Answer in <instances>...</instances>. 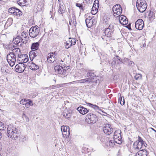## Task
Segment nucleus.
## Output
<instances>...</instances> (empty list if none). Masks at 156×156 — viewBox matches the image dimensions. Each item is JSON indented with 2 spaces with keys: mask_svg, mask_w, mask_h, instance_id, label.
<instances>
[{
  "mask_svg": "<svg viewBox=\"0 0 156 156\" xmlns=\"http://www.w3.org/2000/svg\"><path fill=\"white\" fill-rule=\"evenodd\" d=\"M20 131L16 126L12 124H9L7 129V136L13 140L17 139L20 136Z\"/></svg>",
  "mask_w": 156,
  "mask_h": 156,
  "instance_id": "obj_1",
  "label": "nucleus"
},
{
  "mask_svg": "<svg viewBox=\"0 0 156 156\" xmlns=\"http://www.w3.org/2000/svg\"><path fill=\"white\" fill-rule=\"evenodd\" d=\"M133 146L135 149L138 151L142 148H144L147 146V144L141 137L138 136L137 140L134 142Z\"/></svg>",
  "mask_w": 156,
  "mask_h": 156,
  "instance_id": "obj_2",
  "label": "nucleus"
},
{
  "mask_svg": "<svg viewBox=\"0 0 156 156\" xmlns=\"http://www.w3.org/2000/svg\"><path fill=\"white\" fill-rule=\"evenodd\" d=\"M147 4L144 0H137L136 6L138 11L140 12H143L146 9Z\"/></svg>",
  "mask_w": 156,
  "mask_h": 156,
  "instance_id": "obj_3",
  "label": "nucleus"
},
{
  "mask_svg": "<svg viewBox=\"0 0 156 156\" xmlns=\"http://www.w3.org/2000/svg\"><path fill=\"white\" fill-rule=\"evenodd\" d=\"M29 34L31 37H36L41 34L39 27L37 26L32 27L29 30Z\"/></svg>",
  "mask_w": 156,
  "mask_h": 156,
  "instance_id": "obj_4",
  "label": "nucleus"
},
{
  "mask_svg": "<svg viewBox=\"0 0 156 156\" xmlns=\"http://www.w3.org/2000/svg\"><path fill=\"white\" fill-rule=\"evenodd\" d=\"M121 131L120 130H118L115 131L114 135V140H110L109 143H111L112 144V143H114V141L117 144H120L122 143V138L121 135Z\"/></svg>",
  "mask_w": 156,
  "mask_h": 156,
  "instance_id": "obj_5",
  "label": "nucleus"
},
{
  "mask_svg": "<svg viewBox=\"0 0 156 156\" xmlns=\"http://www.w3.org/2000/svg\"><path fill=\"white\" fill-rule=\"evenodd\" d=\"M70 68L69 66H65L64 68L59 65H56L54 66V68L55 71L57 73L61 74L64 75L66 73L65 72L66 70L69 69Z\"/></svg>",
  "mask_w": 156,
  "mask_h": 156,
  "instance_id": "obj_6",
  "label": "nucleus"
},
{
  "mask_svg": "<svg viewBox=\"0 0 156 156\" xmlns=\"http://www.w3.org/2000/svg\"><path fill=\"white\" fill-rule=\"evenodd\" d=\"M7 60L10 66L13 67L16 61V56L12 53L10 52L6 56Z\"/></svg>",
  "mask_w": 156,
  "mask_h": 156,
  "instance_id": "obj_7",
  "label": "nucleus"
},
{
  "mask_svg": "<svg viewBox=\"0 0 156 156\" xmlns=\"http://www.w3.org/2000/svg\"><path fill=\"white\" fill-rule=\"evenodd\" d=\"M87 122L89 124H94L98 121L97 117L94 114L89 113L86 117Z\"/></svg>",
  "mask_w": 156,
  "mask_h": 156,
  "instance_id": "obj_8",
  "label": "nucleus"
},
{
  "mask_svg": "<svg viewBox=\"0 0 156 156\" xmlns=\"http://www.w3.org/2000/svg\"><path fill=\"white\" fill-rule=\"evenodd\" d=\"M112 10L113 13V15L115 16L118 17V15L119 16L121 14L122 11V9L121 5L119 4H116L112 8Z\"/></svg>",
  "mask_w": 156,
  "mask_h": 156,
  "instance_id": "obj_9",
  "label": "nucleus"
},
{
  "mask_svg": "<svg viewBox=\"0 0 156 156\" xmlns=\"http://www.w3.org/2000/svg\"><path fill=\"white\" fill-rule=\"evenodd\" d=\"M122 64V62L119 58L116 59L113 58L112 62V66L115 67L117 69H120L121 68V65Z\"/></svg>",
  "mask_w": 156,
  "mask_h": 156,
  "instance_id": "obj_10",
  "label": "nucleus"
},
{
  "mask_svg": "<svg viewBox=\"0 0 156 156\" xmlns=\"http://www.w3.org/2000/svg\"><path fill=\"white\" fill-rule=\"evenodd\" d=\"M63 136L64 137H69L70 133V130L69 127L68 126H62L61 127Z\"/></svg>",
  "mask_w": 156,
  "mask_h": 156,
  "instance_id": "obj_11",
  "label": "nucleus"
},
{
  "mask_svg": "<svg viewBox=\"0 0 156 156\" xmlns=\"http://www.w3.org/2000/svg\"><path fill=\"white\" fill-rule=\"evenodd\" d=\"M26 66L23 63H20L15 66V69L16 72L21 73L24 71Z\"/></svg>",
  "mask_w": 156,
  "mask_h": 156,
  "instance_id": "obj_12",
  "label": "nucleus"
},
{
  "mask_svg": "<svg viewBox=\"0 0 156 156\" xmlns=\"http://www.w3.org/2000/svg\"><path fill=\"white\" fill-rule=\"evenodd\" d=\"M104 133L106 134L109 135L113 132V129L109 124H105L103 129Z\"/></svg>",
  "mask_w": 156,
  "mask_h": 156,
  "instance_id": "obj_13",
  "label": "nucleus"
},
{
  "mask_svg": "<svg viewBox=\"0 0 156 156\" xmlns=\"http://www.w3.org/2000/svg\"><path fill=\"white\" fill-rule=\"evenodd\" d=\"M144 26V22L141 19H139L135 22V27L137 29L141 30L143 29Z\"/></svg>",
  "mask_w": 156,
  "mask_h": 156,
  "instance_id": "obj_14",
  "label": "nucleus"
},
{
  "mask_svg": "<svg viewBox=\"0 0 156 156\" xmlns=\"http://www.w3.org/2000/svg\"><path fill=\"white\" fill-rule=\"evenodd\" d=\"M113 32V31L109 30V29H105V35L102 36L101 37L103 40L107 41L108 37H111Z\"/></svg>",
  "mask_w": 156,
  "mask_h": 156,
  "instance_id": "obj_15",
  "label": "nucleus"
},
{
  "mask_svg": "<svg viewBox=\"0 0 156 156\" xmlns=\"http://www.w3.org/2000/svg\"><path fill=\"white\" fill-rule=\"evenodd\" d=\"M86 23L87 27L88 28L91 27L94 23V20L93 18H91L89 16L85 20Z\"/></svg>",
  "mask_w": 156,
  "mask_h": 156,
  "instance_id": "obj_16",
  "label": "nucleus"
},
{
  "mask_svg": "<svg viewBox=\"0 0 156 156\" xmlns=\"http://www.w3.org/2000/svg\"><path fill=\"white\" fill-rule=\"evenodd\" d=\"M28 66L29 68L32 70H36L39 68V66L37 64H36L33 62H29Z\"/></svg>",
  "mask_w": 156,
  "mask_h": 156,
  "instance_id": "obj_17",
  "label": "nucleus"
},
{
  "mask_svg": "<svg viewBox=\"0 0 156 156\" xmlns=\"http://www.w3.org/2000/svg\"><path fill=\"white\" fill-rule=\"evenodd\" d=\"M58 12L59 13L63 14L65 12V7L63 6V2L62 3L59 2L58 5Z\"/></svg>",
  "mask_w": 156,
  "mask_h": 156,
  "instance_id": "obj_18",
  "label": "nucleus"
},
{
  "mask_svg": "<svg viewBox=\"0 0 156 156\" xmlns=\"http://www.w3.org/2000/svg\"><path fill=\"white\" fill-rule=\"evenodd\" d=\"M119 21L120 23L122 25H126L128 23L127 19L125 16H119Z\"/></svg>",
  "mask_w": 156,
  "mask_h": 156,
  "instance_id": "obj_19",
  "label": "nucleus"
},
{
  "mask_svg": "<svg viewBox=\"0 0 156 156\" xmlns=\"http://www.w3.org/2000/svg\"><path fill=\"white\" fill-rule=\"evenodd\" d=\"M76 110L82 115H85L89 112V110L87 109L83 106L78 107L76 108Z\"/></svg>",
  "mask_w": 156,
  "mask_h": 156,
  "instance_id": "obj_20",
  "label": "nucleus"
},
{
  "mask_svg": "<svg viewBox=\"0 0 156 156\" xmlns=\"http://www.w3.org/2000/svg\"><path fill=\"white\" fill-rule=\"evenodd\" d=\"M38 55V53L36 50H32L29 53L30 58L31 61H33L34 58Z\"/></svg>",
  "mask_w": 156,
  "mask_h": 156,
  "instance_id": "obj_21",
  "label": "nucleus"
},
{
  "mask_svg": "<svg viewBox=\"0 0 156 156\" xmlns=\"http://www.w3.org/2000/svg\"><path fill=\"white\" fill-rule=\"evenodd\" d=\"M47 58L48 62L50 63H53L55 61V56L51 54H48Z\"/></svg>",
  "mask_w": 156,
  "mask_h": 156,
  "instance_id": "obj_22",
  "label": "nucleus"
},
{
  "mask_svg": "<svg viewBox=\"0 0 156 156\" xmlns=\"http://www.w3.org/2000/svg\"><path fill=\"white\" fill-rule=\"evenodd\" d=\"M9 67L8 65L4 64L1 68V71L4 75H6L9 73Z\"/></svg>",
  "mask_w": 156,
  "mask_h": 156,
  "instance_id": "obj_23",
  "label": "nucleus"
},
{
  "mask_svg": "<svg viewBox=\"0 0 156 156\" xmlns=\"http://www.w3.org/2000/svg\"><path fill=\"white\" fill-rule=\"evenodd\" d=\"M147 152L146 150H140L136 154V156H147Z\"/></svg>",
  "mask_w": 156,
  "mask_h": 156,
  "instance_id": "obj_24",
  "label": "nucleus"
},
{
  "mask_svg": "<svg viewBox=\"0 0 156 156\" xmlns=\"http://www.w3.org/2000/svg\"><path fill=\"white\" fill-rule=\"evenodd\" d=\"M11 53H12L16 56L17 55H19L21 54V52L20 49L19 48H16L13 49L12 50V52Z\"/></svg>",
  "mask_w": 156,
  "mask_h": 156,
  "instance_id": "obj_25",
  "label": "nucleus"
},
{
  "mask_svg": "<svg viewBox=\"0 0 156 156\" xmlns=\"http://www.w3.org/2000/svg\"><path fill=\"white\" fill-rule=\"evenodd\" d=\"M87 77H90V79L93 80L94 79V77H96V75L93 73L92 72V71H89L87 73Z\"/></svg>",
  "mask_w": 156,
  "mask_h": 156,
  "instance_id": "obj_26",
  "label": "nucleus"
},
{
  "mask_svg": "<svg viewBox=\"0 0 156 156\" xmlns=\"http://www.w3.org/2000/svg\"><path fill=\"white\" fill-rule=\"evenodd\" d=\"M39 43L38 42L33 43L32 44L31 48V49H35L37 50L39 48Z\"/></svg>",
  "mask_w": 156,
  "mask_h": 156,
  "instance_id": "obj_27",
  "label": "nucleus"
},
{
  "mask_svg": "<svg viewBox=\"0 0 156 156\" xmlns=\"http://www.w3.org/2000/svg\"><path fill=\"white\" fill-rule=\"evenodd\" d=\"M17 2L19 5L23 6L26 5L27 1V0H18Z\"/></svg>",
  "mask_w": 156,
  "mask_h": 156,
  "instance_id": "obj_28",
  "label": "nucleus"
},
{
  "mask_svg": "<svg viewBox=\"0 0 156 156\" xmlns=\"http://www.w3.org/2000/svg\"><path fill=\"white\" fill-rule=\"evenodd\" d=\"M34 105V103L30 99H27L25 104V106L27 108H29L30 106H32Z\"/></svg>",
  "mask_w": 156,
  "mask_h": 156,
  "instance_id": "obj_29",
  "label": "nucleus"
},
{
  "mask_svg": "<svg viewBox=\"0 0 156 156\" xmlns=\"http://www.w3.org/2000/svg\"><path fill=\"white\" fill-rule=\"evenodd\" d=\"M22 12L20 10L17 8H16L14 13V16H15L16 18L20 17L21 15H22Z\"/></svg>",
  "mask_w": 156,
  "mask_h": 156,
  "instance_id": "obj_30",
  "label": "nucleus"
},
{
  "mask_svg": "<svg viewBox=\"0 0 156 156\" xmlns=\"http://www.w3.org/2000/svg\"><path fill=\"white\" fill-rule=\"evenodd\" d=\"M69 44H70V45L72 46L76 44V40L75 38L70 37L69 38Z\"/></svg>",
  "mask_w": 156,
  "mask_h": 156,
  "instance_id": "obj_31",
  "label": "nucleus"
},
{
  "mask_svg": "<svg viewBox=\"0 0 156 156\" xmlns=\"http://www.w3.org/2000/svg\"><path fill=\"white\" fill-rule=\"evenodd\" d=\"M80 83H90L91 82V80L89 78L79 80Z\"/></svg>",
  "mask_w": 156,
  "mask_h": 156,
  "instance_id": "obj_32",
  "label": "nucleus"
},
{
  "mask_svg": "<svg viewBox=\"0 0 156 156\" xmlns=\"http://www.w3.org/2000/svg\"><path fill=\"white\" fill-rule=\"evenodd\" d=\"M87 105H88V106L93 108L95 110H100L99 107L96 105H94L89 103H87Z\"/></svg>",
  "mask_w": 156,
  "mask_h": 156,
  "instance_id": "obj_33",
  "label": "nucleus"
},
{
  "mask_svg": "<svg viewBox=\"0 0 156 156\" xmlns=\"http://www.w3.org/2000/svg\"><path fill=\"white\" fill-rule=\"evenodd\" d=\"M62 115L63 116L68 119H69L71 117V114L69 113H66V112H63L62 113Z\"/></svg>",
  "mask_w": 156,
  "mask_h": 156,
  "instance_id": "obj_34",
  "label": "nucleus"
},
{
  "mask_svg": "<svg viewBox=\"0 0 156 156\" xmlns=\"http://www.w3.org/2000/svg\"><path fill=\"white\" fill-rule=\"evenodd\" d=\"M118 102L120 103L121 105H123L125 104V100L124 97H121L120 96Z\"/></svg>",
  "mask_w": 156,
  "mask_h": 156,
  "instance_id": "obj_35",
  "label": "nucleus"
},
{
  "mask_svg": "<svg viewBox=\"0 0 156 156\" xmlns=\"http://www.w3.org/2000/svg\"><path fill=\"white\" fill-rule=\"evenodd\" d=\"M76 6L79 8L83 11H84L85 9L84 7H83V5L82 3L80 4L79 3H76Z\"/></svg>",
  "mask_w": 156,
  "mask_h": 156,
  "instance_id": "obj_36",
  "label": "nucleus"
},
{
  "mask_svg": "<svg viewBox=\"0 0 156 156\" xmlns=\"http://www.w3.org/2000/svg\"><path fill=\"white\" fill-rule=\"evenodd\" d=\"M28 33L27 32H23L21 34L20 36L21 40L25 38H26L27 37Z\"/></svg>",
  "mask_w": 156,
  "mask_h": 156,
  "instance_id": "obj_37",
  "label": "nucleus"
},
{
  "mask_svg": "<svg viewBox=\"0 0 156 156\" xmlns=\"http://www.w3.org/2000/svg\"><path fill=\"white\" fill-rule=\"evenodd\" d=\"M114 24H110L108 27L106 28L105 29H109V30H111L113 31H114Z\"/></svg>",
  "mask_w": 156,
  "mask_h": 156,
  "instance_id": "obj_38",
  "label": "nucleus"
},
{
  "mask_svg": "<svg viewBox=\"0 0 156 156\" xmlns=\"http://www.w3.org/2000/svg\"><path fill=\"white\" fill-rule=\"evenodd\" d=\"M16 9V8L15 7L11 8L8 9V12H9L12 13L14 14Z\"/></svg>",
  "mask_w": 156,
  "mask_h": 156,
  "instance_id": "obj_39",
  "label": "nucleus"
},
{
  "mask_svg": "<svg viewBox=\"0 0 156 156\" xmlns=\"http://www.w3.org/2000/svg\"><path fill=\"white\" fill-rule=\"evenodd\" d=\"M29 39V37H26V38H23L21 40L22 43L26 44L28 41Z\"/></svg>",
  "mask_w": 156,
  "mask_h": 156,
  "instance_id": "obj_40",
  "label": "nucleus"
},
{
  "mask_svg": "<svg viewBox=\"0 0 156 156\" xmlns=\"http://www.w3.org/2000/svg\"><path fill=\"white\" fill-rule=\"evenodd\" d=\"M142 77L141 75L140 74H136L134 76V78L136 80H137L141 79Z\"/></svg>",
  "mask_w": 156,
  "mask_h": 156,
  "instance_id": "obj_41",
  "label": "nucleus"
},
{
  "mask_svg": "<svg viewBox=\"0 0 156 156\" xmlns=\"http://www.w3.org/2000/svg\"><path fill=\"white\" fill-rule=\"evenodd\" d=\"M13 41L16 44H19V43H20V40H18L17 38H14Z\"/></svg>",
  "mask_w": 156,
  "mask_h": 156,
  "instance_id": "obj_42",
  "label": "nucleus"
},
{
  "mask_svg": "<svg viewBox=\"0 0 156 156\" xmlns=\"http://www.w3.org/2000/svg\"><path fill=\"white\" fill-rule=\"evenodd\" d=\"M69 83H62V84H57L56 85V87L55 88H58L59 87H63L64 86V85L67 84H69Z\"/></svg>",
  "mask_w": 156,
  "mask_h": 156,
  "instance_id": "obj_43",
  "label": "nucleus"
},
{
  "mask_svg": "<svg viewBox=\"0 0 156 156\" xmlns=\"http://www.w3.org/2000/svg\"><path fill=\"white\" fill-rule=\"evenodd\" d=\"M128 65L129 66H133L134 65V63L132 61H129L128 63Z\"/></svg>",
  "mask_w": 156,
  "mask_h": 156,
  "instance_id": "obj_44",
  "label": "nucleus"
},
{
  "mask_svg": "<svg viewBox=\"0 0 156 156\" xmlns=\"http://www.w3.org/2000/svg\"><path fill=\"white\" fill-rule=\"evenodd\" d=\"M27 99H22L20 101V103L21 104H22L23 105H25V103L26 102Z\"/></svg>",
  "mask_w": 156,
  "mask_h": 156,
  "instance_id": "obj_45",
  "label": "nucleus"
},
{
  "mask_svg": "<svg viewBox=\"0 0 156 156\" xmlns=\"http://www.w3.org/2000/svg\"><path fill=\"white\" fill-rule=\"evenodd\" d=\"M71 46H72L70 45V44H69V41H67L66 42L65 45V47L66 48L68 49Z\"/></svg>",
  "mask_w": 156,
  "mask_h": 156,
  "instance_id": "obj_46",
  "label": "nucleus"
},
{
  "mask_svg": "<svg viewBox=\"0 0 156 156\" xmlns=\"http://www.w3.org/2000/svg\"><path fill=\"white\" fill-rule=\"evenodd\" d=\"M4 128L3 123L0 121V130H3L4 129Z\"/></svg>",
  "mask_w": 156,
  "mask_h": 156,
  "instance_id": "obj_47",
  "label": "nucleus"
},
{
  "mask_svg": "<svg viewBox=\"0 0 156 156\" xmlns=\"http://www.w3.org/2000/svg\"><path fill=\"white\" fill-rule=\"evenodd\" d=\"M98 8L97 7H95L94 6H93L92 8V10L91 11V12H93V11L95 10V11H98Z\"/></svg>",
  "mask_w": 156,
  "mask_h": 156,
  "instance_id": "obj_48",
  "label": "nucleus"
},
{
  "mask_svg": "<svg viewBox=\"0 0 156 156\" xmlns=\"http://www.w3.org/2000/svg\"><path fill=\"white\" fill-rule=\"evenodd\" d=\"M23 55L24 56H25L26 55L25 54H20L19 55H18V59H18L19 61L20 60V59H19L20 58H22L23 57Z\"/></svg>",
  "mask_w": 156,
  "mask_h": 156,
  "instance_id": "obj_49",
  "label": "nucleus"
},
{
  "mask_svg": "<svg viewBox=\"0 0 156 156\" xmlns=\"http://www.w3.org/2000/svg\"><path fill=\"white\" fill-rule=\"evenodd\" d=\"M23 118H25L26 122L29 121V118L25 114H23Z\"/></svg>",
  "mask_w": 156,
  "mask_h": 156,
  "instance_id": "obj_50",
  "label": "nucleus"
},
{
  "mask_svg": "<svg viewBox=\"0 0 156 156\" xmlns=\"http://www.w3.org/2000/svg\"><path fill=\"white\" fill-rule=\"evenodd\" d=\"M94 3L97 4V6H99V2L98 0H95L94 2Z\"/></svg>",
  "mask_w": 156,
  "mask_h": 156,
  "instance_id": "obj_51",
  "label": "nucleus"
},
{
  "mask_svg": "<svg viewBox=\"0 0 156 156\" xmlns=\"http://www.w3.org/2000/svg\"><path fill=\"white\" fill-rule=\"evenodd\" d=\"M21 60L23 61V62L25 63V62H27L28 61V58H24V59H22Z\"/></svg>",
  "mask_w": 156,
  "mask_h": 156,
  "instance_id": "obj_52",
  "label": "nucleus"
},
{
  "mask_svg": "<svg viewBox=\"0 0 156 156\" xmlns=\"http://www.w3.org/2000/svg\"><path fill=\"white\" fill-rule=\"evenodd\" d=\"M73 22L74 23V24L75 26H76V18L75 17H74L73 19Z\"/></svg>",
  "mask_w": 156,
  "mask_h": 156,
  "instance_id": "obj_53",
  "label": "nucleus"
},
{
  "mask_svg": "<svg viewBox=\"0 0 156 156\" xmlns=\"http://www.w3.org/2000/svg\"><path fill=\"white\" fill-rule=\"evenodd\" d=\"M13 20L11 18H9L8 19L7 22H12V21Z\"/></svg>",
  "mask_w": 156,
  "mask_h": 156,
  "instance_id": "obj_54",
  "label": "nucleus"
},
{
  "mask_svg": "<svg viewBox=\"0 0 156 156\" xmlns=\"http://www.w3.org/2000/svg\"><path fill=\"white\" fill-rule=\"evenodd\" d=\"M104 23L105 22V23H108V20L107 19H104L103 20Z\"/></svg>",
  "mask_w": 156,
  "mask_h": 156,
  "instance_id": "obj_55",
  "label": "nucleus"
},
{
  "mask_svg": "<svg viewBox=\"0 0 156 156\" xmlns=\"http://www.w3.org/2000/svg\"><path fill=\"white\" fill-rule=\"evenodd\" d=\"M93 6H94L95 7H97V8L98 9V7L99 6H97V4H96V3H94L93 4Z\"/></svg>",
  "mask_w": 156,
  "mask_h": 156,
  "instance_id": "obj_56",
  "label": "nucleus"
},
{
  "mask_svg": "<svg viewBox=\"0 0 156 156\" xmlns=\"http://www.w3.org/2000/svg\"><path fill=\"white\" fill-rule=\"evenodd\" d=\"M126 27L127 28L129 29L130 30L131 29L130 26L129 25H128L127 26H126Z\"/></svg>",
  "mask_w": 156,
  "mask_h": 156,
  "instance_id": "obj_57",
  "label": "nucleus"
},
{
  "mask_svg": "<svg viewBox=\"0 0 156 156\" xmlns=\"http://www.w3.org/2000/svg\"><path fill=\"white\" fill-rule=\"evenodd\" d=\"M93 12H91L92 14L94 15L96 14L97 12V11H96V12L95 11V10H94Z\"/></svg>",
  "mask_w": 156,
  "mask_h": 156,
  "instance_id": "obj_58",
  "label": "nucleus"
},
{
  "mask_svg": "<svg viewBox=\"0 0 156 156\" xmlns=\"http://www.w3.org/2000/svg\"><path fill=\"white\" fill-rule=\"evenodd\" d=\"M18 46H21L22 44L20 43H19V44H16Z\"/></svg>",
  "mask_w": 156,
  "mask_h": 156,
  "instance_id": "obj_59",
  "label": "nucleus"
},
{
  "mask_svg": "<svg viewBox=\"0 0 156 156\" xmlns=\"http://www.w3.org/2000/svg\"><path fill=\"white\" fill-rule=\"evenodd\" d=\"M151 129L153 130V131H154V132H155V134H156V130H155L154 128H151Z\"/></svg>",
  "mask_w": 156,
  "mask_h": 156,
  "instance_id": "obj_60",
  "label": "nucleus"
},
{
  "mask_svg": "<svg viewBox=\"0 0 156 156\" xmlns=\"http://www.w3.org/2000/svg\"><path fill=\"white\" fill-rule=\"evenodd\" d=\"M56 87V85H54L52 86V88L53 89L56 88L55 87Z\"/></svg>",
  "mask_w": 156,
  "mask_h": 156,
  "instance_id": "obj_61",
  "label": "nucleus"
},
{
  "mask_svg": "<svg viewBox=\"0 0 156 156\" xmlns=\"http://www.w3.org/2000/svg\"><path fill=\"white\" fill-rule=\"evenodd\" d=\"M16 38H17L18 40H20V37L19 36H17Z\"/></svg>",
  "mask_w": 156,
  "mask_h": 156,
  "instance_id": "obj_62",
  "label": "nucleus"
},
{
  "mask_svg": "<svg viewBox=\"0 0 156 156\" xmlns=\"http://www.w3.org/2000/svg\"><path fill=\"white\" fill-rule=\"evenodd\" d=\"M49 54H51V55H54L55 56V52H52V53H50Z\"/></svg>",
  "mask_w": 156,
  "mask_h": 156,
  "instance_id": "obj_63",
  "label": "nucleus"
},
{
  "mask_svg": "<svg viewBox=\"0 0 156 156\" xmlns=\"http://www.w3.org/2000/svg\"><path fill=\"white\" fill-rule=\"evenodd\" d=\"M2 137V134L0 132V139Z\"/></svg>",
  "mask_w": 156,
  "mask_h": 156,
  "instance_id": "obj_64",
  "label": "nucleus"
}]
</instances>
